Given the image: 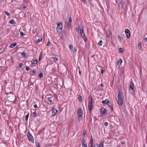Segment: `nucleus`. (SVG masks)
Returning <instances> with one entry per match:
<instances>
[{
  "instance_id": "nucleus-1",
  "label": "nucleus",
  "mask_w": 147,
  "mask_h": 147,
  "mask_svg": "<svg viewBox=\"0 0 147 147\" xmlns=\"http://www.w3.org/2000/svg\"><path fill=\"white\" fill-rule=\"evenodd\" d=\"M124 99V96L123 95V93L119 91V92L117 98V100L118 104L121 106L123 104V101Z\"/></svg>"
},
{
  "instance_id": "nucleus-2",
  "label": "nucleus",
  "mask_w": 147,
  "mask_h": 147,
  "mask_svg": "<svg viewBox=\"0 0 147 147\" xmlns=\"http://www.w3.org/2000/svg\"><path fill=\"white\" fill-rule=\"evenodd\" d=\"M77 31L79 33L84 39L85 41L87 40V38L84 33V30L83 29H81L79 26H78L77 28Z\"/></svg>"
},
{
  "instance_id": "nucleus-3",
  "label": "nucleus",
  "mask_w": 147,
  "mask_h": 147,
  "mask_svg": "<svg viewBox=\"0 0 147 147\" xmlns=\"http://www.w3.org/2000/svg\"><path fill=\"white\" fill-rule=\"evenodd\" d=\"M57 31L58 34L59 35L62 32L63 24L61 22H58L57 23Z\"/></svg>"
},
{
  "instance_id": "nucleus-4",
  "label": "nucleus",
  "mask_w": 147,
  "mask_h": 147,
  "mask_svg": "<svg viewBox=\"0 0 147 147\" xmlns=\"http://www.w3.org/2000/svg\"><path fill=\"white\" fill-rule=\"evenodd\" d=\"M88 108L90 111H91L94 105L93 102L92 98L90 96L89 99Z\"/></svg>"
},
{
  "instance_id": "nucleus-5",
  "label": "nucleus",
  "mask_w": 147,
  "mask_h": 147,
  "mask_svg": "<svg viewBox=\"0 0 147 147\" xmlns=\"http://www.w3.org/2000/svg\"><path fill=\"white\" fill-rule=\"evenodd\" d=\"M129 91L130 93L133 94L134 92V87L133 83L131 82L129 88Z\"/></svg>"
},
{
  "instance_id": "nucleus-6",
  "label": "nucleus",
  "mask_w": 147,
  "mask_h": 147,
  "mask_svg": "<svg viewBox=\"0 0 147 147\" xmlns=\"http://www.w3.org/2000/svg\"><path fill=\"white\" fill-rule=\"evenodd\" d=\"M27 136L28 138L29 141L32 143H34V138L33 136L31 135L30 134H28L27 135Z\"/></svg>"
},
{
  "instance_id": "nucleus-7",
  "label": "nucleus",
  "mask_w": 147,
  "mask_h": 147,
  "mask_svg": "<svg viewBox=\"0 0 147 147\" xmlns=\"http://www.w3.org/2000/svg\"><path fill=\"white\" fill-rule=\"evenodd\" d=\"M125 33L126 34L127 38H129L131 36L130 31L128 29H126L125 30Z\"/></svg>"
},
{
  "instance_id": "nucleus-8",
  "label": "nucleus",
  "mask_w": 147,
  "mask_h": 147,
  "mask_svg": "<svg viewBox=\"0 0 147 147\" xmlns=\"http://www.w3.org/2000/svg\"><path fill=\"white\" fill-rule=\"evenodd\" d=\"M87 142L84 139H83L82 141V147H87Z\"/></svg>"
},
{
  "instance_id": "nucleus-9",
  "label": "nucleus",
  "mask_w": 147,
  "mask_h": 147,
  "mask_svg": "<svg viewBox=\"0 0 147 147\" xmlns=\"http://www.w3.org/2000/svg\"><path fill=\"white\" fill-rule=\"evenodd\" d=\"M77 113L78 116L82 117L83 113V111L81 109H79Z\"/></svg>"
},
{
  "instance_id": "nucleus-10",
  "label": "nucleus",
  "mask_w": 147,
  "mask_h": 147,
  "mask_svg": "<svg viewBox=\"0 0 147 147\" xmlns=\"http://www.w3.org/2000/svg\"><path fill=\"white\" fill-rule=\"evenodd\" d=\"M57 109H56L55 108H54L52 110V115L54 116L57 113Z\"/></svg>"
},
{
  "instance_id": "nucleus-11",
  "label": "nucleus",
  "mask_w": 147,
  "mask_h": 147,
  "mask_svg": "<svg viewBox=\"0 0 147 147\" xmlns=\"http://www.w3.org/2000/svg\"><path fill=\"white\" fill-rule=\"evenodd\" d=\"M122 63V60L121 58H120L118 60V61L117 64L118 66L119 67L120 66L121 64Z\"/></svg>"
},
{
  "instance_id": "nucleus-12",
  "label": "nucleus",
  "mask_w": 147,
  "mask_h": 147,
  "mask_svg": "<svg viewBox=\"0 0 147 147\" xmlns=\"http://www.w3.org/2000/svg\"><path fill=\"white\" fill-rule=\"evenodd\" d=\"M108 106L110 107L111 109V111L112 112L113 111V108L112 104L109 102L107 104Z\"/></svg>"
},
{
  "instance_id": "nucleus-13",
  "label": "nucleus",
  "mask_w": 147,
  "mask_h": 147,
  "mask_svg": "<svg viewBox=\"0 0 147 147\" xmlns=\"http://www.w3.org/2000/svg\"><path fill=\"white\" fill-rule=\"evenodd\" d=\"M73 46L71 45H70L69 46V48L71 51H73L74 52H76V50L74 48L73 49Z\"/></svg>"
},
{
  "instance_id": "nucleus-14",
  "label": "nucleus",
  "mask_w": 147,
  "mask_h": 147,
  "mask_svg": "<svg viewBox=\"0 0 147 147\" xmlns=\"http://www.w3.org/2000/svg\"><path fill=\"white\" fill-rule=\"evenodd\" d=\"M107 111L106 109L105 108H102L101 109V113L103 114H104Z\"/></svg>"
},
{
  "instance_id": "nucleus-15",
  "label": "nucleus",
  "mask_w": 147,
  "mask_h": 147,
  "mask_svg": "<svg viewBox=\"0 0 147 147\" xmlns=\"http://www.w3.org/2000/svg\"><path fill=\"white\" fill-rule=\"evenodd\" d=\"M109 102V101L107 99H106L105 100H103L102 101V103L105 104H107Z\"/></svg>"
},
{
  "instance_id": "nucleus-16",
  "label": "nucleus",
  "mask_w": 147,
  "mask_h": 147,
  "mask_svg": "<svg viewBox=\"0 0 147 147\" xmlns=\"http://www.w3.org/2000/svg\"><path fill=\"white\" fill-rule=\"evenodd\" d=\"M78 100L80 102H82L83 101L82 97L80 95H79L78 96Z\"/></svg>"
},
{
  "instance_id": "nucleus-17",
  "label": "nucleus",
  "mask_w": 147,
  "mask_h": 147,
  "mask_svg": "<svg viewBox=\"0 0 147 147\" xmlns=\"http://www.w3.org/2000/svg\"><path fill=\"white\" fill-rule=\"evenodd\" d=\"M72 22V20L71 18H70L69 19V20L67 22V25L68 26H69L71 24Z\"/></svg>"
},
{
  "instance_id": "nucleus-18",
  "label": "nucleus",
  "mask_w": 147,
  "mask_h": 147,
  "mask_svg": "<svg viewBox=\"0 0 147 147\" xmlns=\"http://www.w3.org/2000/svg\"><path fill=\"white\" fill-rule=\"evenodd\" d=\"M90 147H92V146H93V139L92 138V137L91 136V139L90 140Z\"/></svg>"
},
{
  "instance_id": "nucleus-19",
  "label": "nucleus",
  "mask_w": 147,
  "mask_h": 147,
  "mask_svg": "<svg viewBox=\"0 0 147 147\" xmlns=\"http://www.w3.org/2000/svg\"><path fill=\"white\" fill-rule=\"evenodd\" d=\"M118 39L120 42L123 40L122 38L120 36H118Z\"/></svg>"
},
{
  "instance_id": "nucleus-20",
  "label": "nucleus",
  "mask_w": 147,
  "mask_h": 147,
  "mask_svg": "<svg viewBox=\"0 0 147 147\" xmlns=\"http://www.w3.org/2000/svg\"><path fill=\"white\" fill-rule=\"evenodd\" d=\"M17 43H15L13 44H11L10 45V47L11 48H13L15 46L17 45Z\"/></svg>"
},
{
  "instance_id": "nucleus-21",
  "label": "nucleus",
  "mask_w": 147,
  "mask_h": 147,
  "mask_svg": "<svg viewBox=\"0 0 147 147\" xmlns=\"http://www.w3.org/2000/svg\"><path fill=\"white\" fill-rule=\"evenodd\" d=\"M9 23L11 24H15V22L13 20H10Z\"/></svg>"
},
{
  "instance_id": "nucleus-22",
  "label": "nucleus",
  "mask_w": 147,
  "mask_h": 147,
  "mask_svg": "<svg viewBox=\"0 0 147 147\" xmlns=\"http://www.w3.org/2000/svg\"><path fill=\"white\" fill-rule=\"evenodd\" d=\"M99 147H104L103 142H101L99 144Z\"/></svg>"
},
{
  "instance_id": "nucleus-23",
  "label": "nucleus",
  "mask_w": 147,
  "mask_h": 147,
  "mask_svg": "<svg viewBox=\"0 0 147 147\" xmlns=\"http://www.w3.org/2000/svg\"><path fill=\"white\" fill-rule=\"evenodd\" d=\"M29 115V113L28 112V114L26 116V121H27L28 120V118Z\"/></svg>"
},
{
  "instance_id": "nucleus-24",
  "label": "nucleus",
  "mask_w": 147,
  "mask_h": 147,
  "mask_svg": "<svg viewBox=\"0 0 147 147\" xmlns=\"http://www.w3.org/2000/svg\"><path fill=\"white\" fill-rule=\"evenodd\" d=\"M142 47L141 44V42H140L138 45V48L139 49H140Z\"/></svg>"
},
{
  "instance_id": "nucleus-25",
  "label": "nucleus",
  "mask_w": 147,
  "mask_h": 147,
  "mask_svg": "<svg viewBox=\"0 0 147 147\" xmlns=\"http://www.w3.org/2000/svg\"><path fill=\"white\" fill-rule=\"evenodd\" d=\"M52 97H48L47 98V100L50 102H51L52 101Z\"/></svg>"
},
{
  "instance_id": "nucleus-26",
  "label": "nucleus",
  "mask_w": 147,
  "mask_h": 147,
  "mask_svg": "<svg viewBox=\"0 0 147 147\" xmlns=\"http://www.w3.org/2000/svg\"><path fill=\"white\" fill-rule=\"evenodd\" d=\"M103 44V42L102 40H100L98 42V45L99 46H102Z\"/></svg>"
},
{
  "instance_id": "nucleus-27",
  "label": "nucleus",
  "mask_w": 147,
  "mask_h": 147,
  "mask_svg": "<svg viewBox=\"0 0 147 147\" xmlns=\"http://www.w3.org/2000/svg\"><path fill=\"white\" fill-rule=\"evenodd\" d=\"M42 55H43V54H42V53L41 52L40 53V55H39V60L40 61V60L41 58L42 57Z\"/></svg>"
},
{
  "instance_id": "nucleus-28",
  "label": "nucleus",
  "mask_w": 147,
  "mask_h": 147,
  "mask_svg": "<svg viewBox=\"0 0 147 147\" xmlns=\"http://www.w3.org/2000/svg\"><path fill=\"white\" fill-rule=\"evenodd\" d=\"M52 59H53V61L55 62L58 60L57 58L56 57H52Z\"/></svg>"
},
{
  "instance_id": "nucleus-29",
  "label": "nucleus",
  "mask_w": 147,
  "mask_h": 147,
  "mask_svg": "<svg viewBox=\"0 0 147 147\" xmlns=\"http://www.w3.org/2000/svg\"><path fill=\"white\" fill-rule=\"evenodd\" d=\"M37 63H38V61H37V60H34L32 62V63L34 64H36Z\"/></svg>"
},
{
  "instance_id": "nucleus-30",
  "label": "nucleus",
  "mask_w": 147,
  "mask_h": 147,
  "mask_svg": "<svg viewBox=\"0 0 147 147\" xmlns=\"http://www.w3.org/2000/svg\"><path fill=\"white\" fill-rule=\"evenodd\" d=\"M22 55L24 57H26L27 56L26 53H22Z\"/></svg>"
},
{
  "instance_id": "nucleus-31",
  "label": "nucleus",
  "mask_w": 147,
  "mask_h": 147,
  "mask_svg": "<svg viewBox=\"0 0 147 147\" xmlns=\"http://www.w3.org/2000/svg\"><path fill=\"white\" fill-rule=\"evenodd\" d=\"M5 13L7 16H9L10 15V14L9 12H8L7 11H5Z\"/></svg>"
},
{
  "instance_id": "nucleus-32",
  "label": "nucleus",
  "mask_w": 147,
  "mask_h": 147,
  "mask_svg": "<svg viewBox=\"0 0 147 147\" xmlns=\"http://www.w3.org/2000/svg\"><path fill=\"white\" fill-rule=\"evenodd\" d=\"M42 40V39L41 38H39L37 40V43H39Z\"/></svg>"
},
{
  "instance_id": "nucleus-33",
  "label": "nucleus",
  "mask_w": 147,
  "mask_h": 147,
  "mask_svg": "<svg viewBox=\"0 0 147 147\" xmlns=\"http://www.w3.org/2000/svg\"><path fill=\"white\" fill-rule=\"evenodd\" d=\"M120 3L121 4V6H122L124 4V2L123 0H121L120 1Z\"/></svg>"
},
{
  "instance_id": "nucleus-34",
  "label": "nucleus",
  "mask_w": 147,
  "mask_h": 147,
  "mask_svg": "<svg viewBox=\"0 0 147 147\" xmlns=\"http://www.w3.org/2000/svg\"><path fill=\"white\" fill-rule=\"evenodd\" d=\"M39 78H42L43 77V74L42 73H40L39 75Z\"/></svg>"
},
{
  "instance_id": "nucleus-35",
  "label": "nucleus",
  "mask_w": 147,
  "mask_h": 147,
  "mask_svg": "<svg viewBox=\"0 0 147 147\" xmlns=\"http://www.w3.org/2000/svg\"><path fill=\"white\" fill-rule=\"evenodd\" d=\"M23 65V64L22 63H20V64H19V67L20 68H21L22 67Z\"/></svg>"
},
{
  "instance_id": "nucleus-36",
  "label": "nucleus",
  "mask_w": 147,
  "mask_h": 147,
  "mask_svg": "<svg viewBox=\"0 0 147 147\" xmlns=\"http://www.w3.org/2000/svg\"><path fill=\"white\" fill-rule=\"evenodd\" d=\"M119 52H122L123 51V49L122 48H121L119 49Z\"/></svg>"
},
{
  "instance_id": "nucleus-37",
  "label": "nucleus",
  "mask_w": 147,
  "mask_h": 147,
  "mask_svg": "<svg viewBox=\"0 0 147 147\" xmlns=\"http://www.w3.org/2000/svg\"><path fill=\"white\" fill-rule=\"evenodd\" d=\"M20 35L22 36H23L24 35V33L23 32H22V31L20 32Z\"/></svg>"
},
{
  "instance_id": "nucleus-38",
  "label": "nucleus",
  "mask_w": 147,
  "mask_h": 147,
  "mask_svg": "<svg viewBox=\"0 0 147 147\" xmlns=\"http://www.w3.org/2000/svg\"><path fill=\"white\" fill-rule=\"evenodd\" d=\"M82 117H80V116H78V119L79 121H80L82 119Z\"/></svg>"
},
{
  "instance_id": "nucleus-39",
  "label": "nucleus",
  "mask_w": 147,
  "mask_h": 147,
  "mask_svg": "<svg viewBox=\"0 0 147 147\" xmlns=\"http://www.w3.org/2000/svg\"><path fill=\"white\" fill-rule=\"evenodd\" d=\"M104 125L106 126H107L108 125V122H105L104 123Z\"/></svg>"
},
{
  "instance_id": "nucleus-40",
  "label": "nucleus",
  "mask_w": 147,
  "mask_h": 147,
  "mask_svg": "<svg viewBox=\"0 0 147 147\" xmlns=\"http://www.w3.org/2000/svg\"><path fill=\"white\" fill-rule=\"evenodd\" d=\"M33 114L34 116H36L37 115V113L36 112H34L33 113Z\"/></svg>"
},
{
  "instance_id": "nucleus-41",
  "label": "nucleus",
  "mask_w": 147,
  "mask_h": 147,
  "mask_svg": "<svg viewBox=\"0 0 147 147\" xmlns=\"http://www.w3.org/2000/svg\"><path fill=\"white\" fill-rule=\"evenodd\" d=\"M26 71H28L29 70V68L28 67H26Z\"/></svg>"
},
{
  "instance_id": "nucleus-42",
  "label": "nucleus",
  "mask_w": 147,
  "mask_h": 147,
  "mask_svg": "<svg viewBox=\"0 0 147 147\" xmlns=\"http://www.w3.org/2000/svg\"><path fill=\"white\" fill-rule=\"evenodd\" d=\"M34 108H37L38 107L37 105L36 104H35L34 105Z\"/></svg>"
},
{
  "instance_id": "nucleus-43",
  "label": "nucleus",
  "mask_w": 147,
  "mask_h": 147,
  "mask_svg": "<svg viewBox=\"0 0 147 147\" xmlns=\"http://www.w3.org/2000/svg\"><path fill=\"white\" fill-rule=\"evenodd\" d=\"M106 36L108 38H109L110 37V35L109 34H106Z\"/></svg>"
},
{
  "instance_id": "nucleus-44",
  "label": "nucleus",
  "mask_w": 147,
  "mask_h": 147,
  "mask_svg": "<svg viewBox=\"0 0 147 147\" xmlns=\"http://www.w3.org/2000/svg\"><path fill=\"white\" fill-rule=\"evenodd\" d=\"M105 71V70L103 69H102L101 70V73L102 74H103V72Z\"/></svg>"
},
{
  "instance_id": "nucleus-45",
  "label": "nucleus",
  "mask_w": 147,
  "mask_h": 147,
  "mask_svg": "<svg viewBox=\"0 0 147 147\" xmlns=\"http://www.w3.org/2000/svg\"><path fill=\"white\" fill-rule=\"evenodd\" d=\"M50 43H51V42L50 41H49V42H48L47 43V46L49 45L50 44Z\"/></svg>"
},
{
  "instance_id": "nucleus-46",
  "label": "nucleus",
  "mask_w": 147,
  "mask_h": 147,
  "mask_svg": "<svg viewBox=\"0 0 147 147\" xmlns=\"http://www.w3.org/2000/svg\"><path fill=\"white\" fill-rule=\"evenodd\" d=\"M125 142L124 141H121V143L122 144H125Z\"/></svg>"
},
{
  "instance_id": "nucleus-47",
  "label": "nucleus",
  "mask_w": 147,
  "mask_h": 147,
  "mask_svg": "<svg viewBox=\"0 0 147 147\" xmlns=\"http://www.w3.org/2000/svg\"><path fill=\"white\" fill-rule=\"evenodd\" d=\"M32 72L34 74H35L36 73V71H34V70L32 71Z\"/></svg>"
},
{
  "instance_id": "nucleus-48",
  "label": "nucleus",
  "mask_w": 147,
  "mask_h": 147,
  "mask_svg": "<svg viewBox=\"0 0 147 147\" xmlns=\"http://www.w3.org/2000/svg\"><path fill=\"white\" fill-rule=\"evenodd\" d=\"M84 2V3H86V1H87V0H82Z\"/></svg>"
},
{
  "instance_id": "nucleus-49",
  "label": "nucleus",
  "mask_w": 147,
  "mask_h": 147,
  "mask_svg": "<svg viewBox=\"0 0 147 147\" xmlns=\"http://www.w3.org/2000/svg\"><path fill=\"white\" fill-rule=\"evenodd\" d=\"M100 86L101 87H103V85L102 84H101L100 85Z\"/></svg>"
},
{
  "instance_id": "nucleus-50",
  "label": "nucleus",
  "mask_w": 147,
  "mask_h": 147,
  "mask_svg": "<svg viewBox=\"0 0 147 147\" xmlns=\"http://www.w3.org/2000/svg\"><path fill=\"white\" fill-rule=\"evenodd\" d=\"M145 40L147 42V38H145Z\"/></svg>"
},
{
  "instance_id": "nucleus-51",
  "label": "nucleus",
  "mask_w": 147,
  "mask_h": 147,
  "mask_svg": "<svg viewBox=\"0 0 147 147\" xmlns=\"http://www.w3.org/2000/svg\"><path fill=\"white\" fill-rule=\"evenodd\" d=\"M79 73L80 74V75L81 74V71H79Z\"/></svg>"
},
{
  "instance_id": "nucleus-52",
  "label": "nucleus",
  "mask_w": 147,
  "mask_h": 147,
  "mask_svg": "<svg viewBox=\"0 0 147 147\" xmlns=\"http://www.w3.org/2000/svg\"><path fill=\"white\" fill-rule=\"evenodd\" d=\"M37 147H40V146H38H38H37Z\"/></svg>"
},
{
  "instance_id": "nucleus-53",
  "label": "nucleus",
  "mask_w": 147,
  "mask_h": 147,
  "mask_svg": "<svg viewBox=\"0 0 147 147\" xmlns=\"http://www.w3.org/2000/svg\"><path fill=\"white\" fill-rule=\"evenodd\" d=\"M84 135H85V134H84Z\"/></svg>"
},
{
  "instance_id": "nucleus-54",
  "label": "nucleus",
  "mask_w": 147,
  "mask_h": 147,
  "mask_svg": "<svg viewBox=\"0 0 147 147\" xmlns=\"http://www.w3.org/2000/svg\"><path fill=\"white\" fill-rule=\"evenodd\" d=\"M84 135H85V134H84Z\"/></svg>"
}]
</instances>
